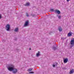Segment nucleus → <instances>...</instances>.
Listing matches in <instances>:
<instances>
[{
  "label": "nucleus",
  "instance_id": "nucleus-1",
  "mask_svg": "<svg viewBox=\"0 0 74 74\" xmlns=\"http://www.w3.org/2000/svg\"><path fill=\"white\" fill-rule=\"evenodd\" d=\"M8 69L9 71H12L13 73H15L18 71L17 69L14 68V65L12 64H10L8 65Z\"/></svg>",
  "mask_w": 74,
  "mask_h": 74
},
{
  "label": "nucleus",
  "instance_id": "nucleus-2",
  "mask_svg": "<svg viewBox=\"0 0 74 74\" xmlns=\"http://www.w3.org/2000/svg\"><path fill=\"white\" fill-rule=\"evenodd\" d=\"M70 48H71L74 45V38H73L72 40H71L70 43Z\"/></svg>",
  "mask_w": 74,
  "mask_h": 74
},
{
  "label": "nucleus",
  "instance_id": "nucleus-3",
  "mask_svg": "<svg viewBox=\"0 0 74 74\" xmlns=\"http://www.w3.org/2000/svg\"><path fill=\"white\" fill-rule=\"evenodd\" d=\"M6 29L7 31H10V25L7 24L6 25Z\"/></svg>",
  "mask_w": 74,
  "mask_h": 74
},
{
  "label": "nucleus",
  "instance_id": "nucleus-4",
  "mask_svg": "<svg viewBox=\"0 0 74 74\" xmlns=\"http://www.w3.org/2000/svg\"><path fill=\"white\" fill-rule=\"evenodd\" d=\"M29 21H26L24 24V26L25 27H27V26H28V25H29Z\"/></svg>",
  "mask_w": 74,
  "mask_h": 74
},
{
  "label": "nucleus",
  "instance_id": "nucleus-5",
  "mask_svg": "<svg viewBox=\"0 0 74 74\" xmlns=\"http://www.w3.org/2000/svg\"><path fill=\"white\" fill-rule=\"evenodd\" d=\"M63 60L64 63H67V61L69 60V59L67 58H64Z\"/></svg>",
  "mask_w": 74,
  "mask_h": 74
},
{
  "label": "nucleus",
  "instance_id": "nucleus-6",
  "mask_svg": "<svg viewBox=\"0 0 74 74\" xmlns=\"http://www.w3.org/2000/svg\"><path fill=\"white\" fill-rule=\"evenodd\" d=\"M55 12L57 13L58 14H60V12L58 10H56Z\"/></svg>",
  "mask_w": 74,
  "mask_h": 74
},
{
  "label": "nucleus",
  "instance_id": "nucleus-7",
  "mask_svg": "<svg viewBox=\"0 0 74 74\" xmlns=\"http://www.w3.org/2000/svg\"><path fill=\"white\" fill-rule=\"evenodd\" d=\"M58 29L59 31H60V32H62V28L61 27H59L58 28Z\"/></svg>",
  "mask_w": 74,
  "mask_h": 74
},
{
  "label": "nucleus",
  "instance_id": "nucleus-8",
  "mask_svg": "<svg viewBox=\"0 0 74 74\" xmlns=\"http://www.w3.org/2000/svg\"><path fill=\"white\" fill-rule=\"evenodd\" d=\"M58 64V63H55L53 64V67H55V66H56Z\"/></svg>",
  "mask_w": 74,
  "mask_h": 74
},
{
  "label": "nucleus",
  "instance_id": "nucleus-9",
  "mask_svg": "<svg viewBox=\"0 0 74 74\" xmlns=\"http://www.w3.org/2000/svg\"><path fill=\"white\" fill-rule=\"evenodd\" d=\"M19 30V29L18 28H16L14 30L15 32H18Z\"/></svg>",
  "mask_w": 74,
  "mask_h": 74
},
{
  "label": "nucleus",
  "instance_id": "nucleus-10",
  "mask_svg": "<svg viewBox=\"0 0 74 74\" xmlns=\"http://www.w3.org/2000/svg\"><path fill=\"white\" fill-rule=\"evenodd\" d=\"M74 72V69H73L70 71V74H73V73Z\"/></svg>",
  "mask_w": 74,
  "mask_h": 74
},
{
  "label": "nucleus",
  "instance_id": "nucleus-11",
  "mask_svg": "<svg viewBox=\"0 0 74 74\" xmlns=\"http://www.w3.org/2000/svg\"><path fill=\"white\" fill-rule=\"evenodd\" d=\"M71 35H72L71 32H69L68 34V37H70V36H71Z\"/></svg>",
  "mask_w": 74,
  "mask_h": 74
},
{
  "label": "nucleus",
  "instance_id": "nucleus-12",
  "mask_svg": "<svg viewBox=\"0 0 74 74\" xmlns=\"http://www.w3.org/2000/svg\"><path fill=\"white\" fill-rule=\"evenodd\" d=\"M40 51H38V53H37L36 55V56L37 57H38V56H40Z\"/></svg>",
  "mask_w": 74,
  "mask_h": 74
},
{
  "label": "nucleus",
  "instance_id": "nucleus-13",
  "mask_svg": "<svg viewBox=\"0 0 74 74\" xmlns=\"http://www.w3.org/2000/svg\"><path fill=\"white\" fill-rule=\"evenodd\" d=\"M30 5V3H27L25 5V6H29Z\"/></svg>",
  "mask_w": 74,
  "mask_h": 74
},
{
  "label": "nucleus",
  "instance_id": "nucleus-14",
  "mask_svg": "<svg viewBox=\"0 0 74 74\" xmlns=\"http://www.w3.org/2000/svg\"><path fill=\"white\" fill-rule=\"evenodd\" d=\"M53 49L54 50V51H55L56 49H57V48L56 47H53Z\"/></svg>",
  "mask_w": 74,
  "mask_h": 74
},
{
  "label": "nucleus",
  "instance_id": "nucleus-15",
  "mask_svg": "<svg viewBox=\"0 0 74 74\" xmlns=\"http://www.w3.org/2000/svg\"><path fill=\"white\" fill-rule=\"evenodd\" d=\"M32 70H33V68H30L28 69V71H32Z\"/></svg>",
  "mask_w": 74,
  "mask_h": 74
},
{
  "label": "nucleus",
  "instance_id": "nucleus-16",
  "mask_svg": "<svg viewBox=\"0 0 74 74\" xmlns=\"http://www.w3.org/2000/svg\"><path fill=\"white\" fill-rule=\"evenodd\" d=\"M50 11H52V12H53V11H54V9H50Z\"/></svg>",
  "mask_w": 74,
  "mask_h": 74
},
{
  "label": "nucleus",
  "instance_id": "nucleus-17",
  "mask_svg": "<svg viewBox=\"0 0 74 74\" xmlns=\"http://www.w3.org/2000/svg\"><path fill=\"white\" fill-rule=\"evenodd\" d=\"M61 16H58V19H61Z\"/></svg>",
  "mask_w": 74,
  "mask_h": 74
},
{
  "label": "nucleus",
  "instance_id": "nucleus-18",
  "mask_svg": "<svg viewBox=\"0 0 74 74\" xmlns=\"http://www.w3.org/2000/svg\"><path fill=\"white\" fill-rule=\"evenodd\" d=\"M26 14L27 16H29V15H28L27 13Z\"/></svg>",
  "mask_w": 74,
  "mask_h": 74
},
{
  "label": "nucleus",
  "instance_id": "nucleus-19",
  "mask_svg": "<svg viewBox=\"0 0 74 74\" xmlns=\"http://www.w3.org/2000/svg\"><path fill=\"white\" fill-rule=\"evenodd\" d=\"M29 74H32V73H34V72H29Z\"/></svg>",
  "mask_w": 74,
  "mask_h": 74
},
{
  "label": "nucleus",
  "instance_id": "nucleus-20",
  "mask_svg": "<svg viewBox=\"0 0 74 74\" xmlns=\"http://www.w3.org/2000/svg\"><path fill=\"white\" fill-rule=\"evenodd\" d=\"M1 18V15L0 14V19Z\"/></svg>",
  "mask_w": 74,
  "mask_h": 74
},
{
  "label": "nucleus",
  "instance_id": "nucleus-21",
  "mask_svg": "<svg viewBox=\"0 0 74 74\" xmlns=\"http://www.w3.org/2000/svg\"><path fill=\"white\" fill-rule=\"evenodd\" d=\"M66 0L67 2H69V1H70V0Z\"/></svg>",
  "mask_w": 74,
  "mask_h": 74
},
{
  "label": "nucleus",
  "instance_id": "nucleus-22",
  "mask_svg": "<svg viewBox=\"0 0 74 74\" xmlns=\"http://www.w3.org/2000/svg\"><path fill=\"white\" fill-rule=\"evenodd\" d=\"M58 15L57 16V17H58Z\"/></svg>",
  "mask_w": 74,
  "mask_h": 74
},
{
  "label": "nucleus",
  "instance_id": "nucleus-23",
  "mask_svg": "<svg viewBox=\"0 0 74 74\" xmlns=\"http://www.w3.org/2000/svg\"><path fill=\"white\" fill-rule=\"evenodd\" d=\"M29 49L30 50V49Z\"/></svg>",
  "mask_w": 74,
  "mask_h": 74
}]
</instances>
